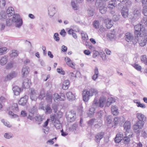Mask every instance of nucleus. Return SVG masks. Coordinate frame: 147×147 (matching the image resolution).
Listing matches in <instances>:
<instances>
[{
  "label": "nucleus",
  "instance_id": "nucleus-52",
  "mask_svg": "<svg viewBox=\"0 0 147 147\" xmlns=\"http://www.w3.org/2000/svg\"><path fill=\"white\" fill-rule=\"evenodd\" d=\"M69 77L71 78V79H74V78H76V72H70L69 74Z\"/></svg>",
  "mask_w": 147,
  "mask_h": 147
},
{
  "label": "nucleus",
  "instance_id": "nucleus-28",
  "mask_svg": "<svg viewBox=\"0 0 147 147\" xmlns=\"http://www.w3.org/2000/svg\"><path fill=\"white\" fill-rule=\"evenodd\" d=\"M95 5L96 7L98 8L105 4L102 0H96Z\"/></svg>",
  "mask_w": 147,
  "mask_h": 147
},
{
  "label": "nucleus",
  "instance_id": "nucleus-31",
  "mask_svg": "<svg viewBox=\"0 0 147 147\" xmlns=\"http://www.w3.org/2000/svg\"><path fill=\"white\" fill-rule=\"evenodd\" d=\"M100 12L102 14H105L107 11V8L105 6V5L98 8Z\"/></svg>",
  "mask_w": 147,
  "mask_h": 147
},
{
  "label": "nucleus",
  "instance_id": "nucleus-30",
  "mask_svg": "<svg viewBox=\"0 0 147 147\" xmlns=\"http://www.w3.org/2000/svg\"><path fill=\"white\" fill-rule=\"evenodd\" d=\"M116 6V3L110 1L108 3L107 7L110 9H112Z\"/></svg>",
  "mask_w": 147,
  "mask_h": 147
},
{
  "label": "nucleus",
  "instance_id": "nucleus-60",
  "mask_svg": "<svg viewBox=\"0 0 147 147\" xmlns=\"http://www.w3.org/2000/svg\"><path fill=\"white\" fill-rule=\"evenodd\" d=\"M138 107H140L143 108H146L145 105L141 103L140 102H136Z\"/></svg>",
  "mask_w": 147,
  "mask_h": 147
},
{
  "label": "nucleus",
  "instance_id": "nucleus-39",
  "mask_svg": "<svg viewBox=\"0 0 147 147\" xmlns=\"http://www.w3.org/2000/svg\"><path fill=\"white\" fill-rule=\"evenodd\" d=\"M45 113L46 114L51 113L52 112V109L50 106L49 105L46 106L45 109Z\"/></svg>",
  "mask_w": 147,
  "mask_h": 147
},
{
  "label": "nucleus",
  "instance_id": "nucleus-44",
  "mask_svg": "<svg viewBox=\"0 0 147 147\" xmlns=\"http://www.w3.org/2000/svg\"><path fill=\"white\" fill-rule=\"evenodd\" d=\"M6 4V1L5 0H0V9L4 8Z\"/></svg>",
  "mask_w": 147,
  "mask_h": 147
},
{
  "label": "nucleus",
  "instance_id": "nucleus-43",
  "mask_svg": "<svg viewBox=\"0 0 147 147\" xmlns=\"http://www.w3.org/2000/svg\"><path fill=\"white\" fill-rule=\"evenodd\" d=\"M93 25L94 27L96 29H98L99 28V23L97 20L94 21L93 23Z\"/></svg>",
  "mask_w": 147,
  "mask_h": 147
},
{
  "label": "nucleus",
  "instance_id": "nucleus-15",
  "mask_svg": "<svg viewBox=\"0 0 147 147\" xmlns=\"http://www.w3.org/2000/svg\"><path fill=\"white\" fill-rule=\"evenodd\" d=\"M6 13L8 17L12 16L15 13L13 8L11 7H9L7 9Z\"/></svg>",
  "mask_w": 147,
  "mask_h": 147
},
{
  "label": "nucleus",
  "instance_id": "nucleus-41",
  "mask_svg": "<svg viewBox=\"0 0 147 147\" xmlns=\"http://www.w3.org/2000/svg\"><path fill=\"white\" fill-rule=\"evenodd\" d=\"M7 62V59L6 58V57L5 56H3L1 59L0 60L1 64L2 65H4L6 64Z\"/></svg>",
  "mask_w": 147,
  "mask_h": 147
},
{
  "label": "nucleus",
  "instance_id": "nucleus-29",
  "mask_svg": "<svg viewBox=\"0 0 147 147\" xmlns=\"http://www.w3.org/2000/svg\"><path fill=\"white\" fill-rule=\"evenodd\" d=\"M88 90L90 92L91 96H92L94 95H96L98 92L97 90L96 89L93 88L88 89Z\"/></svg>",
  "mask_w": 147,
  "mask_h": 147
},
{
  "label": "nucleus",
  "instance_id": "nucleus-19",
  "mask_svg": "<svg viewBox=\"0 0 147 147\" xmlns=\"http://www.w3.org/2000/svg\"><path fill=\"white\" fill-rule=\"evenodd\" d=\"M12 90L13 91L15 95H19L21 92V89L17 86H15L13 87Z\"/></svg>",
  "mask_w": 147,
  "mask_h": 147
},
{
  "label": "nucleus",
  "instance_id": "nucleus-20",
  "mask_svg": "<svg viewBox=\"0 0 147 147\" xmlns=\"http://www.w3.org/2000/svg\"><path fill=\"white\" fill-rule=\"evenodd\" d=\"M114 120L113 123H114V125H117L119 122L121 121V119L122 120L123 122L124 121V118L123 117H116L115 118H113Z\"/></svg>",
  "mask_w": 147,
  "mask_h": 147
},
{
  "label": "nucleus",
  "instance_id": "nucleus-40",
  "mask_svg": "<svg viewBox=\"0 0 147 147\" xmlns=\"http://www.w3.org/2000/svg\"><path fill=\"white\" fill-rule=\"evenodd\" d=\"M77 111L79 115L80 116H82L83 112V107L82 106L80 105L78 106L77 109Z\"/></svg>",
  "mask_w": 147,
  "mask_h": 147
},
{
  "label": "nucleus",
  "instance_id": "nucleus-8",
  "mask_svg": "<svg viewBox=\"0 0 147 147\" xmlns=\"http://www.w3.org/2000/svg\"><path fill=\"white\" fill-rule=\"evenodd\" d=\"M104 133L102 132H100L98 133L95 136V141L97 143H99L100 140L103 138L104 136Z\"/></svg>",
  "mask_w": 147,
  "mask_h": 147
},
{
  "label": "nucleus",
  "instance_id": "nucleus-14",
  "mask_svg": "<svg viewBox=\"0 0 147 147\" xmlns=\"http://www.w3.org/2000/svg\"><path fill=\"white\" fill-rule=\"evenodd\" d=\"M28 98V97L27 96L21 98L18 102L19 104L22 106L25 105L27 102Z\"/></svg>",
  "mask_w": 147,
  "mask_h": 147
},
{
  "label": "nucleus",
  "instance_id": "nucleus-1",
  "mask_svg": "<svg viewBox=\"0 0 147 147\" xmlns=\"http://www.w3.org/2000/svg\"><path fill=\"white\" fill-rule=\"evenodd\" d=\"M106 100V97L104 96L100 97L99 101H98V99L95 98L92 104L93 107L90 108L87 112L88 116L91 117L93 116L95 113V108L98 107H103L105 103Z\"/></svg>",
  "mask_w": 147,
  "mask_h": 147
},
{
  "label": "nucleus",
  "instance_id": "nucleus-22",
  "mask_svg": "<svg viewBox=\"0 0 147 147\" xmlns=\"http://www.w3.org/2000/svg\"><path fill=\"white\" fill-rule=\"evenodd\" d=\"M69 85V80H66L64 81L62 86V88L64 90L68 89Z\"/></svg>",
  "mask_w": 147,
  "mask_h": 147
},
{
  "label": "nucleus",
  "instance_id": "nucleus-49",
  "mask_svg": "<svg viewBox=\"0 0 147 147\" xmlns=\"http://www.w3.org/2000/svg\"><path fill=\"white\" fill-rule=\"evenodd\" d=\"M82 39L84 40H86L88 39V35L86 34H84V32L82 31L81 33Z\"/></svg>",
  "mask_w": 147,
  "mask_h": 147
},
{
  "label": "nucleus",
  "instance_id": "nucleus-10",
  "mask_svg": "<svg viewBox=\"0 0 147 147\" xmlns=\"http://www.w3.org/2000/svg\"><path fill=\"white\" fill-rule=\"evenodd\" d=\"M30 92V98L32 100H34L36 98L35 90L33 88H30L29 91Z\"/></svg>",
  "mask_w": 147,
  "mask_h": 147
},
{
  "label": "nucleus",
  "instance_id": "nucleus-18",
  "mask_svg": "<svg viewBox=\"0 0 147 147\" xmlns=\"http://www.w3.org/2000/svg\"><path fill=\"white\" fill-rule=\"evenodd\" d=\"M128 10L125 7H123L121 10L122 16L124 18L127 17L128 15Z\"/></svg>",
  "mask_w": 147,
  "mask_h": 147
},
{
  "label": "nucleus",
  "instance_id": "nucleus-54",
  "mask_svg": "<svg viewBox=\"0 0 147 147\" xmlns=\"http://www.w3.org/2000/svg\"><path fill=\"white\" fill-rule=\"evenodd\" d=\"M7 49L6 47H3L0 49V55H2L5 53Z\"/></svg>",
  "mask_w": 147,
  "mask_h": 147
},
{
  "label": "nucleus",
  "instance_id": "nucleus-16",
  "mask_svg": "<svg viewBox=\"0 0 147 147\" xmlns=\"http://www.w3.org/2000/svg\"><path fill=\"white\" fill-rule=\"evenodd\" d=\"M66 96L67 99L69 100L73 101L75 100V96L74 94L71 92H69L66 93Z\"/></svg>",
  "mask_w": 147,
  "mask_h": 147
},
{
  "label": "nucleus",
  "instance_id": "nucleus-42",
  "mask_svg": "<svg viewBox=\"0 0 147 147\" xmlns=\"http://www.w3.org/2000/svg\"><path fill=\"white\" fill-rule=\"evenodd\" d=\"M107 36L108 39H109L111 40L114 38L115 35L113 34L109 33L107 34Z\"/></svg>",
  "mask_w": 147,
  "mask_h": 147
},
{
  "label": "nucleus",
  "instance_id": "nucleus-48",
  "mask_svg": "<svg viewBox=\"0 0 147 147\" xmlns=\"http://www.w3.org/2000/svg\"><path fill=\"white\" fill-rule=\"evenodd\" d=\"M46 100L49 102H52V96L49 94H47L46 98Z\"/></svg>",
  "mask_w": 147,
  "mask_h": 147
},
{
  "label": "nucleus",
  "instance_id": "nucleus-32",
  "mask_svg": "<svg viewBox=\"0 0 147 147\" xmlns=\"http://www.w3.org/2000/svg\"><path fill=\"white\" fill-rule=\"evenodd\" d=\"M105 119L107 121L108 123L109 124L112 123L113 119V116L110 115L105 116Z\"/></svg>",
  "mask_w": 147,
  "mask_h": 147
},
{
  "label": "nucleus",
  "instance_id": "nucleus-47",
  "mask_svg": "<svg viewBox=\"0 0 147 147\" xmlns=\"http://www.w3.org/2000/svg\"><path fill=\"white\" fill-rule=\"evenodd\" d=\"M13 21L10 19H7L6 20V25L7 26H11L12 23Z\"/></svg>",
  "mask_w": 147,
  "mask_h": 147
},
{
  "label": "nucleus",
  "instance_id": "nucleus-58",
  "mask_svg": "<svg viewBox=\"0 0 147 147\" xmlns=\"http://www.w3.org/2000/svg\"><path fill=\"white\" fill-rule=\"evenodd\" d=\"M59 34L57 33H55L54 35V38L56 41L58 42L60 38L58 37Z\"/></svg>",
  "mask_w": 147,
  "mask_h": 147
},
{
  "label": "nucleus",
  "instance_id": "nucleus-46",
  "mask_svg": "<svg viewBox=\"0 0 147 147\" xmlns=\"http://www.w3.org/2000/svg\"><path fill=\"white\" fill-rule=\"evenodd\" d=\"M141 61L147 65V58L146 57V56L143 55L141 57Z\"/></svg>",
  "mask_w": 147,
  "mask_h": 147
},
{
  "label": "nucleus",
  "instance_id": "nucleus-33",
  "mask_svg": "<svg viewBox=\"0 0 147 147\" xmlns=\"http://www.w3.org/2000/svg\"><path fill=\"white\" fill-rule=\"evenodd\" d=\"M128 136H125L123 137L122 139V142L125 144H127L129 142L130 139Z\"/></svg>",
  "mask_w": 147,
  "mask_h": 147
},
{
  "label": "nucleus",
  "instance_id": "nucleus-55",
  "mask_svg": "<svg viewBox=\"0 0 147 147\" xmlns=\"http://www.w3.org/2000/svg\"><path fill=\"white\" fill-rule=\"evenodd\" d=\"M34 119L36 121L40 122L42 121L43 120V119L40 115H37L35 116Z\"/></svg>",
  "mask_w": 147,
  "mask_h": 147
},
{
  "label": "nucleus",
  "instance_id": "nucleus-36",
  "mask_svg": "<svg viewBox=\"0 0 147 147\" xmlns=\"http://www.w3.org/2000/svg\"><path fill=\"white\" fill-rule=\"evenodd\" d=\"M78 127V124L75 123H74L69 128V130L70 131H74L75 132Z\"/></svg>",
  "mask_w": 147,
  "mask_h": 147
},
{
  "label": "nucleus",
  "instance_id": "nucleus-11",
  "mask_svg": "<svg viewBox=\"0 0 147 147\" xmlns=\"http://www.w3.org/2000/svg\"><path fill=\"white\" fill-rule=\"evenodd\" d=\"M141 12L140 10H136L134 12V16L133 18V20H138L141 17Z\"/></svg>",
  "mask_w": 147,
  "mask_h": 147
},
{
  "label": "nucleus",
  "instance_id": "nucleus-4",
  "mask_svg": "<svg viewBox=\"0 0 147 147\" xmlns=\"http://www.w3.org/2000/svg\"><path fill=\"white\" fill-rule=\"evenodd\" d=\"M140 24H138L135 25L134 28V36L130 33L127 32L125 35L124 38L125 40L128 42H132L133 43L134 45H136L137 44V42L138 41L137 37V35L139 34L140 32L139 30H140Z\"/></svg>",
  "mask_w": 147,
  "mask_h": 147
},
{
  "label": "nucleus",
  "instance_id": "nucleus-12",
  "mask_svg": "<svg viewBox=\"0 0 147 147\" xmlns=\"http://www.w3.org/2000/svg\"><path fill=\"white\" fill-rule=\"evenodd\" d=\"M30 69L28 66H25L23 67L22 69V76L24 77L26 76L29 74Z\"/></svg>",
  "mask_w": 147,
  "mask_h": 147
},
{
  "label": "nucleus",
  "instance_id": "nucleus-2",
  "mask_svg": "<svg viewBox=\"0 0 147 147\" xmlns=\"http://www.w3.org/2000/svg\"><path fill=\"white\" fill-rule=\"evenodd\" d=\"M140 30H139L140 33L137 35L138 41L137 43H138L142 47H144L147 43V30L146 29L144 25L140 24Z\"/></svg>",
  "mask_w": 147,
  "mask_h": 147
},
{
  "label": "nucleus",
  "instance_id": "nucleus-13",
  "mask_svg": "<svg viewBox=\"0 0 147 147\" xmlns=\"http://www.w3.org/2000/svg\"><path fill=\"white\" fill-rule=\"evenodd\" d=\"M123 137V135L122 134H117L114 139L115 142L116 143H118L121 142H122Z\"/></svg>",
  "mask_w": 147,
  "mask_h": 147
},
{
  "label": "nucleus",
  "instance_id": "nucleus-6",
  "mask_svg": "<svg viewBox=\"0 0 147 147\" xmlns=\"http://www.w3.org/2000/svg\"><path fill=\"white\" fill-rule=\"evenodd\" d=\"M12 20L13 22L16 23V26L17 27L20 28L22 25V20L20 19V16L18 14H14Z\"/></svg>",
  "mask_w": 147,
  "mask_h": 147
},
{
  "label": "nucleus",
  "instance_id": "nucleus-27",
  "mask_svg": "<svg viewBox=\"0 0 147 147\" xmlns=\"http://www.w3.org/2000/svg\"><path fill=\"white\" fill-rule=\"evenodd\" d=\"M95 123L94 125V127L96 128H99L102 125V121L101 120L97 119V122Z\"/></svg>",
  "mask_w": 147,
  "mask_h": 147
},
{
  "label": "nucleus",
  "instance_id": "nucleus-50",
  "mask_svg": "<svg viewBox=\"0 0 147 147\" xmlns=\"http://www.w3.org/2000/svg\"><path fill=\"white\" fill-rule=\"evenodd\" d=\"M141 22L147 26V17H143L141 20Z\"/></svg>",
  "mask_w": 147,
  "mask_h": 147
},
{
  "label": "nucleus",
  "instance_id": "nucleus-64",
  "mask_svg": "<svg viewBox=\"0 0 147 147\" xmlns=\"http://www.w3.org/2000/svg\"><path fill=\"white\" fill-rule=\"evenodd\" d=\"M142 13L145 16H147V7L143 8L142 10Z\"/></svg>",
  "mask_w": 147,
  "mask_h": 147
},
{
  "label": "nucleus",
  "instance_id": "nucleus-61",
  "mask_svg": "<svg viewBox=\"0 0 147 147\" xmlns=\"http://www.w3.org/2000/svg\"><path fill=\"white\" fill-rule=\"evenodd\" d=\"M13 135H11L10 133H5L4 135V137L6 138L10 139L13 137Z\"/></svg>",
  "mask_w": 147,
  "mask_h": 147
},
{
  "label": "nucleus",
  "instance_id": "nucleus-63",
  "mask_svg": "<svg viewBox=\"0 0 147 147\" xmlns=\"http://www.w3.org/2000/svg\"><path fill=\"white\" fill-rule=\"evenodd\" d=\"M100 55V52L96 51H93V54L92 56L93 57L95 58L97 56Z\"/></svg>",
  "mask_w": 147,
  "mask_h": 147
},
{
  "label": "nucleus",
  "instance_id": "nucleus-57",
  "mask_svg": "<svg viewBox=\"0 0 147 147\" xmlns=\"http://www.w3.org/2000/svg\"><path fill=\"white\" fill-rule=\"evenodd\" d=\"M119 16L114 15L112 17V20L113 21L116 22L119 20Z\"/></svg>",
  "mask_w": 147,
  "mask_h": 147
},
{
  "label": "nucleus",
  "instance_id": "nucleus-62",
  "mask_svg": "<svg viewBox=\"0 0 147 147\" xmlns=\"http://www.w3.org/2000/svg\"><path fill=\"white\" fill-rule=\"evenodd\" d=\"M141 1L143 8H146L147 7V0H142Z\"/></svg>",
  "mask_w": 147,
  "mask_h": 147
},
{
  "label": "nucleus",
  "instance_id": "nucleus-51",
  "mask_svg": "<svg viewBox=\"0 0 147 147\" xmlns=\"http://www.w3.org/2000/svg\"><path fill=\"white\" fill-rule=\"evenodd\" d=\"M9 115L11 116V118H14L18 117V116L16 114H14L12 111H9Z\"/></svg>",
  "mask_w": 147,
  "mask_h": 147
},
{
  "label": "nucleus",
  "instance_id": "nucleus-26",
  "mask_svg": "<svg viewBox=\"0 0 147 147\" xmlns=\"http://www.w3.org/2000/svg\"><path fill=\"white\" fill-rule=\"evenodd\" d=\"M17 73L15 71H13L7 75V77L9 80L16 77L17 76Z\"/></svg>",
  "mask_w": 147,
  "mask_h": 147
},
{
  "label": "nucleus",
  "instance_id": "nucleus-45",
  "mask_svg": "<svg viewBox=\"0 0 147 147\" xmlns=\"http://www.w3.org/2000/svg\"><path fill=\"white\" fill-rule=\"evenodd\" d=\"M137 70L140 71L141 70V67L139 65L136 64H134L132 65Z\"/></svg>",
  "mask_w": 147,
  "mask_h": 147
},
{
  "label": "nucleus",
  "instance_id": "nucleus-34",
  "mask_svg": "<svg viewBox=\"0 0 147 147\" xmlns=\"http://www.w3.org/2000/svg\"><path fill=\"white\" fill-rule=\"evenodd\" d=\"M96 122H97V119L93 118L89 120L87 122V124L89 126L92 127L93 124Z\"/></svg>",
  "mask_w": 147,
  "mask_h": 147
},
{
  "label": "nucleus",
  "instance_id": "nucleus-9",
  "mask_svg": "<svg viewBox=\"0 0 147 147\" xmlns=\"http://www.w3.org/2000/svg\"><path fill=\"white\" fill-rule=\"evenodd\" d=\"M48 11V14L50 18H52L56 12L55 7L52 5L49 7Z\"/></svg>",
  "mask_w": 147,
  "mask_h": 147
},
{
  "label": "nucleus",
  "instance_id": "nucleus-23",
  "mask_svg": "<svg viewBox=\"0 0 147 147\" xmlns=\"http://www.w3.org/2000/svg\"><path fill=\"white\" fill-rule=\"evenodd\" d=\"M29 80L28 78H25L22 83L23 87L25 88H29Z\"/></svg>",
  "mask_w": 147,
  "mask_h": 147
},
{
  "label": "nucleus",
  "instance_id": "nucleus-56",
  "mask_svg": "<svg viewBox=\"0 0 147 147\" xmlns=\"http://www.w3.org/2000/svg\"><path fill=\"white\" fill-rule=\"evenodd\" d=\"M1 122L3 123V124L6 126H7L8 127H11V125H10L9 124V123L6 121H5L4 119H2L1 120Z\"/></svg>",
  "mask_w": 147,
  "mask_h": 147
},
{
  "label": "nucleus",
  "instance_id": "nucleus-21",
  "mask_svg": "<svg viewBox=\"0 0 147 147\" xmlns=\"http://www.w3.org/2000/svg\"><path fill=\"white\" fill-rule=\"evenodd\" d=\"M111 113L114 115H117L118 114V108L115 106H112L111 108Z\"/></svg>",
  "mask_w": 147,
  "mask_h": 147
},
{
  "label": "nucleus",
  "instance_id": "nucleus-25",
  "mask_svg": "<svg viewBox=\"0 0 147 147\" xmlns=\"http://www.w3.org/2000/svg\"><path fill=\"white\" fill-rule=\"evenodd\" d=\"M37 110V107L36 106H34L30 108L29 110V112L30 113L32 114V115H34L36 113Z\"/></svg>",
  "mask_w": 147,
  "mask_h": 147
},
{
  "label": "nucleus",
  "instance_id": "nucleus-59",
  "mask_svg": "<svg viewBox=\"0 0 147 147\" xmlns=\"http://www.w3.org/2000/svg\"><path fill=\"white\" fill-rule=\"evenodd\" d=\"M13 66V63L11 62L8 63L6 65V68L7 69H9L11 68Z\"/></svg>",
  "mask_w": 147,
  "mask_h": 147
},
{
  "label": "nucleus",
  "instance_id": "nucleus-53",
  "mask_svg": "<svg viewBox=\"0 0 147 147\" xmlns=\"http://www.w3.org/2000/svg\"><path fill=\"white\" fill-rule=\"evenodd\" d=\"M103 60L105 61L106 60V55L104 52H100V55Z\"/></svg>",
  "mask_w": 147,
  "mask_h": 147
},
{
  "label": "nucleus",
  "instance_id": "nucleus-3",
  "mask_svg": "<svg viewBox=\"0 0 147 147\" xmlns=\"http://www.w3.org/2000/svg\"><path fill=\"white\" fill-rule=\"evenodd\" d=\"M138 119L136 123L133 126V129L135 133L139 134L141 132L140 129H142L144 124V121L146 120V117L142 113H138L136 114Z\"/></svg>",
  "mask_w": 147,
  "mask_h": 147
},
{
  "label": "nucleus",
  "instance_id": "nucleus-37",
  "mask_svg": "<svg viewBox=\"0 0 147 147\" xmlns=\"http://www.w3.org/2000/svg\"><path fill=\"white\" fill-rule=\"evenodd\" d=\"M45 96V93L44 90H42L38 97V98L40 100H42Z\"/></svg>",
  "mask_w": 147,
  "mask_h": 147
},
{
  "label": "nucleus",
  "instance_id": "nucleus-5",
  "mask_svg": "<svg viewBox=\"0 0 147 147\" xmlns=\"http://www.w3.org/2000/svg\"><path fill=\"white\" fill-rule=\"evenodd\" d=\"M66 117L69 122H71L74 121L76 118V112L71 110L66 113Z\"/></svg>",
  "mask_w": 147,
  "mask_h": 147
},
{
  "label": "nucleus",
  "instance_id": "nucleus-24",
  "mask_svg": "<svg viewBox=\"0 0 147 147\" xmlns=\"http://www.w3.org/2000/svg\"><path fill=\"white\" fill-rule=\"evenodd\" d=\"M10 109L16 113L19 111L18 104L16 103H13L10 108Z\"/></svg>",
  "mask_w": 147,
  "mask_h": 147
},
{
  "label": "nucleus",
  "instance_id": "nucleus-17",
  "mask_svg": "<svg viewBox=\"0 0 147 147\" xmlns=\"http://www.w3.org/2000/svg\"><path fill=\"white\" fill-rule=\"evenodd\" d=\"M124 129L126 132L129 131L131 128V123L129 121H126L123 125Z\"/></svg>",
  "mask_w": 147,
  "mask_h": 147
},
{
  "label": "nucleus",
  "instance_id": "nucleus-35",
  "mask_svg": "<svg viewBox=\"0 0 147 147\" xmlns=\"http://www.w3.org/2000/svg\"><path fill=\"white\" fill-rule=\"evenodd\" d=\"M54 123L55 127L57 129H59L61 127V124L58 119L55 120Z\"/></svg>",
  "mask_w": 147,
  "mask_h": 147
},
{
  "label": "nucleus",
  "instance_id": "nucleus-38",
  "mask_svg": "<svg viewBox=\"0 0 147 147\" xmlns=\"http://www.w3.org/2000/svg\"><path fill=\"white\" fill-rule=\"evenodd\" d=\"M54 100L56 102V101H59V100H62V99L61 98V97L59 96L58 94L56 93L54 94V96L53 97Z\"/></svg>",
  "mask_w": 147,
  "mask_h": 147
},
{
  "label": "nucleus",
  "instance_id": "nucleus-7",
  "mask_svg": "<svg viewBox=\"0 0 147 147\" xmlns=\"http://www.w3.org/2000/svg\"><path fill=\"white\" fill-rule=\"evenodd\" d=\"M83 100L85 102H87L90 96V92L88 90H84L82 93Z\"/></svg>",
  "mask_w": 147,
  "mask_h": 147
}]
</instances>
